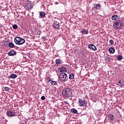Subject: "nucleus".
Here are the masks:
<instances>
[{"instance_id": "obj_1", "label": "nucleus", "mask_w": 124, "mask_h": 124, "mask_svg": "<svg viewBox=\"0 0 124 124\" xmlns=\"http://www.w3.org/2000/svg\"><path fill=\"white\" fill-rule=\"evenodd\" d=\"M62 95L64 97H70L72 95V91L70 88H65L62 92Z\"/></svg>"}, {"instance_id": "obj_2", "label": "nucleus", "mask_w": 124, "mask_h": 124, "mask_svg": "<svg viewBox=\"0 0 124 124\" xmlns=\"http://www.w3.org/2000/svg\"><path fill=\"white\" fill-rule=\"evenodd\" d=\"M59 80L60 82L62 83H64L65 82H67V80H68V76L67 74L65 73H62L59 75Z\"/></svg>"}, {"instance_id": "obj_3", "label": "nucleus", "mask_w": 124, "mask_h": 124, "mask_svg": "<svg viewBox=\"0 0 124 124\" xmlns=\"http://www.w3.org/2000/svg\"><path fill=\"white\" fill-rule=\"evenodd\" d=\"M124 22L121 19L116 20V22L113 24L114 29H120L122 28V27H124Z\"/></svg>"}, {"instance_id": "obj_4", "label": "nucleus", "mask_w": 124, "mask_h": 124, "mask_svg": "<svg viewBox=\"0 0 124 124\" xmlns=\"http://www.w3.org/2000/svg\"><path fill=\"white\" fill-rule=\"evenodd\" d=\"M14 41L17 45H23V44L26 42V40H25L24 38L20 37H16L14 39Z\"/></svg>"}, {"instance_id": "obj_5", "label": "nucleus", "mask_w": 124, "mask_h": 124, "mask_svg": "<svg viewBox=\"0 0 124 124\" xmlns=\"http://www.w3.org/2000/svg\"><path fill=\"white\" fill-rule=\"evenodd\" d=\"M87 103L86 100L84 99H78V105L80 107H86L87 106Z\"/></svg>"}, {"instance_id": "obj_6", "label": "nucleus", "mask_w": 124, "mask_h": 124, "mask_svg": "<svg viewBox=\"0 0 124 124\" xmlns=\"http://www.w3.org/2000/svg\"><path fill=\"white\" fill-rule=\"evenodd\" d=\"M24 7L26 10H30L32 8V5L31 3H27L25 4Z\"/></svg>"}, {"instance_id": "obj_7", "label": "nucleus", "mask_w": 124, "mask_h": 124, "mask_svg": "<svg viewBox=\"0 0 124 124\" xmlns=\"http://www.w3.org/2000/svg\"><path fill=\"white\" fill-rule=\"evenodd\" d=\"M88 48L89 49H92V50H93V51H96V50H97L96 46H95L93 44H90L88 46Z\"/></svg>"}, {"instance_id": "obj_8", "label": "nucleus", "mask_w": 124, "mask_h": 124, "mask_svg": "<svg viewBox=\"0 0 124 124\" xmlns=\"http://www.w3.org/2000/svg\"><path fill=\"white\" fill-rule=\"evenodd\" d=\"M7 115L8 117H15V113L12 111H8L7 112Z\"/></svg>"}, {"instance_id": "obj_9", "label": "nucleus", "mask_w": 124, "mask_h": 124, "mask_svg": "<svg viewBox=\"0 0 124 124\" xmlns=\"http://www.w3.org/2000/svg\"><path fill=\"white\" fill-rule=\"evenodd\" d=\"M117 85V86H119V87L123 88V87H124V80L123 79L119 80Z\"/></svg>"}, {"instance_id": "obj_10", "label": "nucleus", "mask_w": 124, "mask_h": 124, "mask_svg": "<svg viewBox=\"0 0 124 124\" xmlns=\"http://www.w3.org/2000/svg\"><path fill=\"white\" fill-rule=\"evenodd\" d=\"M59 25H60V23H59V22H58L57 21H55L54 22L53 25L54 29H56V30H60V28H59L60 26Z\"/></svg>"}, {"instance_id": "obj_11", "label": "nucleus", "mask_w": 124, "mask_h": 124, "mask_svg": "<svg viewBox=\"0 0 124 124\" xmlns=\"http://www.w3.org/2000/svg\"><path fill=\"white\" fill-rule=\"evenodd\" d=\"M66 68L64 67H61L58 69L59 72H66Z\"/></svg>"}, {"instance_id": "obj_12", "label": "nucleus", "mask_w": 124, "mask_h": 124, "mask_svg": "<svg viewBox=\"0 0 124 124\" xmlns=\"http://www.w3.org/2000/svg\"><path fill=\"white\" fill-rule=\"evenodd\" d=\"M55 63L57 65H61L62 62V60L61 59H57L55 60Z\"/></svg>"}, {"instance_id": "obj_13", "label": "nucleus", "mask_w": 124, "mask_h": 124, "mask_svg": "<svg viewBox=\"0 0 124 124\" xmlns=\"http://www.w3.org/2000/svg\"><path fill=\"white\" fill-rule=\"evenodd\" d=\"M94 8L95 9H101V5L100 4H94Z\"/></svg>"}, {"instance_id": "obj_14", "label": "nucleus", "mask_w": 124, "mask_h": 124, "mask_svg": "<svg viewBox=\"0 0 124 124\" xmlns=\"http://www.w3.org/2000/svg\"><path fill=\"white\" fill-rule=\"evenodd\" d=\"M9 56H15L17 53L14 50H11L8 52Z\"/></svg>"}, {"instance_id": "obj_15", "label": "nucleus", "mask_w": 124, "mask_h": 124, "mask_svg": "<svg viewBox=\"0 0 124 124\" xmlns=\"http://www.w3.org/2000/svg\"><path fill=\"white\" fill-rule=\"evenodd\" d=\"M18 77V76L15 74H12L8 78H10L11 79H16V78H17Z\"/></svg>"}, {"instance_id": "obj_16", "label": "nucleus", "mask_w": 124, "mask_h": 124, "mask_svg": "<svg viewBox=\"0 0 124 124\" xmlns=\"http://www.w3.org/2000/svg\"><path fill=\"white\" fill-rule=\"evenodd\" d=\"M109 121L111 122H114V121H115V117H114V115H113L112 113L109 114Z\"/></svg>"}, {"instance_id": "obj_17", "label": "nucleus", "mask_w": 124, "mask_h": 124, "mask_svg": "<svg viewBox=\"0 0 124 124\" xmlns=\"http://www.w3.org/2000/svg\"><path fill=\"white\" fill-rule=\"evenodd\" d=\"M40 16L41 17V18H45V16H46V14L44 12H40L39 14Z\"/></svg>"}, {"instance_id": "obj_18", "label": "nucleus", "mask_w": 124, "mask_h": 124, "mask_svg": "<svg viewBox=\"0 0 124 124\" xmlns=\"http://www.w3.org/2000/svg\"><path fill=\"white\" fill-rule=\"evenodd\" d=\"M118 18H119L118 15H113L111 16V19L113 21H117Z\"/></svg>"}, {"instance_id": "obj_19", "label": "nucleus", "mask_w": 124, "mask_h": 124, "mask_svg": "<svg viewBox=\"0 0 124 124\" xmlns=\"http://www.w3.org/2000/svg\"><path fill=\"white\" fill-rule=\"evenodd\" d=\"M108 51L111 54H114V53H115V48H114V47H110L109 48Z\"/></svg>"}, {"instance_id": "obj_20", "label": "nucleus", "mask_w": 124, "mask_h": 124, "mask_svg": "<svg viewBox=\"0 0 124 124\" xmlns=\"http://www.w3.org/2000/svg\"><path fill=\"white\" fill-rule=\"evenodd\" d=\"M74 78V74L73 73H70L69 75V79L72 80Z\"/></svg>"}, {"instance_id": "obj_21", "label": "nucleus", "mask_w": 124, "mask_h": 124, "mask_svg": "<svg viewBox=\"0 0 124 124\" xmlns=\"http://www.w3.org/2000/svg\"><path fill=\"white\" fill-rule=\"evenodd\" d=\"M83 34H88L89 33V31L86 29H83L82 31Z\"/></svg>"}, {"instance_id": "obj_22", "label": "nucleus", "mask_w": 124, "mask_h": 124, "mask_svg": "<svg viewBox=\"0 0 124 124\" xmlns=\"http://www.w3.org/2000/svg\"><path fill=\"white\" fill-rule=\"evenodd\" d=\"M71 112L73 114H77L78 113V111H77V110L75 108H72Z\"/></svg>"}, {"instance_id": "obj_23", "label": "nucleus", "mask_w": 124, "mask_h": 124, "mask_svg": "<svg viewBox=\"0 0 124 124\" xmlns=\"http://www.w3.org/2000/svg\"><path fill=\"white\" fill-rule=\"evenodd\" d=\"M50 84H51V85H53L54 86H56V85H58V82L51 80Z\"/></svg>"}, {"instance_id": "obj_24", "label": "nucleus", "mask_w": 124, "mask_h": 124, "mask_svg": "<svg viewBox=\"0 0 124 124\" xmlns=\"http://www.w3.org/2000/svg\"><path fill=\"white\" fill-rule=\"evenodd\" d=\"M8 45L10 48H13L15 46L14 44H13V43H9Z\"/></svg>"}, {"instance_id": "obj_25", "label": "nucleus", "mask_w": 124, "mask_h": 124, "mask_svg": "<svg viewBox=\"0 0 124 124\" xmlns=\"http://www.w3.org/2000/svg\"><path fill=\"white\" fill-rule=\"evenodd\" d=\"M118 61H122L123 60V56L122 55H119L117 57Z\"/></svg>"}, {"instance_id": "obj_26", "label": "nucleus", "mask_w": 124, "mask_h": 124, "mask_svg": "<svg viewBox=\"0 0 124 124\" xmlns=\"http://www.w3.org/2000/svg\"><path fill=\"white\" fill-rule=\"evenodd\" d=\"M13 28L14 30H16L18 28V26L16 24L13 25Z\"/></svg>"}, {"instance_id": "obj_27", "label": "nucleus", "mask_w": 124, "mask_h": 124, "mask_svg": "<svg viewBox=\"0 0 124 124\" xmlns=\"http://www.w3.org/2000/svg\"><path fill=\"white\" fill-rule=\"evenodd\" d=\"M46 81H48L49 84H50L51 81H52V80H51V78H50V77H47L46 78Z\"/></svg>"}, {"instance_id": "obj_28", "label": "nucleus", "mask_w": 124, "mask_h": 124, "mask_svg": "<svg viewBox=\"0 0 124 124\" xmlns=\"http://www.w3.org/2000/svg\"><path fill=\"white\" fill-rule=\"evenodd\" d=\"M4 91H5V92H9V88L7 87H4Z\"/></svg>"}, {"instance_id": "obj_29", "label": "nucleus", "mask_w": 124, "mask_h": 124, "mask_svg": "<svg viewBox=\"0 0 124 124\" xmlns=\"http://www.w3.org/2000/svg\"><path fill=\"white\" fill-rule=\"evenodd\" d=\"M109 44L110 45H113L114 44V41L113 40H109Z\"/></svg>"}, {"instance_id": "obj_30", "label": "nucleus", "mask_w": 124, "mask_h": 124, "mask_svg": "<svg viewBox=\"0 0 124 124\" xmlns=\"http://www.w3.org/2000/svg\"><path fill=\"white\" fill-rule=\"evenodd\" d=\"M46 38H47V37H46V36H43L42 37V39H43L44 40V41H45V40H46Z\"/></svg>"}, {"instance_id": "obj_31", "label": "nucleus", "mask_w": 124, "mask_h": 124, "mask_svg": "<svg viewBox=\"0 0 124 124\" xmlns=\"http://www.w3.org/2000/svg\"><path fill=\"white\" fill-rule=\"evenodd\" d=\"M106 61H110L111 60V59L109 57L106 56Z\"/></svg>"}, {"instance_id": "obj_32", "label": "nucleus", "mask_w": 124, "mask_h": 124, "mask_svg": "<svg viewBox=\"0 0 124 124\" xmlns=\"http://www.w3.org/2000/svg\"><path fill=\"white\" fill-rule=\"evenodd\" d=\"M41 99H42V100H45V96H42L41 97Z\"/></svg>"}, {"instance_id": "obj_33", "label": "nucleus", "mask_w": 124, "mask_h": 124, "mask_svg": "<svg viewBox=\"0 0 124 124\" xmlns=\"http://www.w3.org/2000/svg\"><path fill=\"white\" fill-rule=\"evenodd\" d=\"M64 103H65V104H68V102L67 101H65Z\"/></svg>"}]
</instances>
